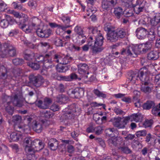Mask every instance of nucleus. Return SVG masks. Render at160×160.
Here are the masks:
<instances>
[{
	"mask_svg": "<svg viewBox=\"0 0 160 160\" xmlns=\"http://www.w3.org/2000/svg\"><path fill=\"white\" fill-rule=\"evenodd\" d=\"M23 100L22 93L20 92L11 97L5 96L2 99L6 111L11 115L13 113L14 108L10 105L12 103L14 106L21 107L23 105Z\"/></svg>",
	"mask_w": 160,
	"mask_h": 160,
	"instance_id": "1",
	"label": "nucleus"
},
{
	"mask_svg": "<svg viewBox=\"0 0 160 160\" xmlns=\"http://www.w3.org/2000/svg\"><path fill=\"white\" fill-rule=\"evenodd\" d=\"M92 32L93 34L97 33V35L95 37V40L93 41V38L90 37L88 40V45L92 46V50L93 54H96L101 52L103 49L102 47L103 43L104 38L102 34L99 33L97 28H91Z\"/></svg>",
	"mask_w": 160,
	"mask_h": 160,
	"instance_id": "2",
	"label": "nucleus"
},
{
	"mask_svg": "<svg viewBox=\"0 0 160 160\" xmlns=\"http://www.w3.org/2000/svg\"><path fill=\"white\" fill-rule=\"evenodd\" d=\"M52 53L53 52H50L44 56L37 54H35V59L41 65L42 64L43 70H45L52 67L53 65L52 61Z\"/></svg>",
	"mask_w": 160,
	"mask_h": 160,
	"instance_id": "3",
	"label": "nucleus"
},
{
	"mask_svg": "<svg viewBox=\"0 0 160 160\" xmlns=\"http://www.w3.org/2000/svg\"><path fill=\"white\" fill-rule=\"evenodd\" d=\"M16 55V50L14 47L8 43H4L2 45L0 42V58L12 57Z\"/></svg>",
	"mask_w": 160,
	"mask_h": 160,
	"instance_id": "4",
	"label": "nucleus"
},
{
	"mask_svg": "<svg viewBox=\"0 0 160 160\" xmlns=\"http://www.w3.org/2000/svg\"><path fill=\"white\" fill-rule=\"evenodd\" d=\"M150 74L149 72L146 68H142L138 72H131L128 74V79L132 84H135L136 81L140 80L142 82L141 78H145Z\"/></svg>",
	"mask_w": 160,
	"mask_h": 160,
	"instance_id": "5",
	"label": "nucleus"
},
{
	"mask_svg": "<svg viewBox=\"0 0 160 160\" xmlns=\"http://www.w3.org/2000/svg\"><path fill=\"white\" fill-rule=\"evenodd\" d=\"M24 119L26 122L28 126L30 128H32L35 132L38 133L42 132L43 128L42 122L37 121L29 116L25 117Z\"/></svg>",
	"mask_w": 160,
	"mask_h": 160,
	"instance_id": "6",
	"label": "nucleus"
},
{
	"mask_svg": "<svg viewBox=\"0 0 160 160\" xmlns=\"http://www.w3.org/2000/svg\"><path fill=\"white\" fill-rule=\"evenodd\" d=\"M79 109L76 108L75 104L71 105L63 110L64 113L62 115L63 118L65 119L73 118L74 115H77V114H75V113H79Z\"/></svg>",
	"mask_w": 160,
	"mask_h": 160,
	"instance_id": "7",
	"label": "nucleus"
},
{
	"mask_svg": "<svg viewBox=\"0 0 160 160\" xmlns=\"http://www.w3.org/2000/svg\"><path fill=\"white\" fill-rule=\"evenodd\" d=\"M149 74L145 78H141L142 84L141 86V90L146 94H149L153 90V85L151 83V79L149 78Z\"/></svg>",
	"mask_w": 160,
	"mask_h": 160,
	"instance_id": "8",
	"label": "nucleus"
},
{
	"mask_svg": "<svg viewBox=\"0 0 160 160\" xmlns=\"http://www.w3.org/2000/svg\"><path fill=\"white\" fill-rule=\"evenodd\" d=\"M140 53L137 46H130L126 49L123 48L121 53L122 55H126L131 57H136Z\"/></svg>",
	"mask_w": 160,
	"mask_h": 160,
	"instance_id": "9",
	"label": "nucleus"
},
{
	"mask_svg": "<svg viewBox=\"0 0 160 160\" xmlns=\"http://www.w3.org/2000/svg\"><path fill=\"white\" fill-rule=\"evenodd\" d=\"M107 142L108 145L111 147H117L118 148L120 146L125 145V141L120 137H116L108 139Z\"/></svg>",
	"mask_w": 160,
	"mask_h": 160,
	"instance_id": "10",
	"label": "nucleus"
},
{
	"mask_svg": "<svg viewBox=\"0 0 160 160\" xmlns=\"http://www.w3.org/2000/svg\"><path fill=\"white\" fill-rule=\"evenodd\" d=\"M127 118L125 117L123 118L118 117L112 119L110 121L112 122L113 125L118 129L124 128L128 122Z\"/></svg>",
	"mask_w": 160,
	"mask_h": 160,
	"instance_id": "11",
	"label": "nucleus"
},
{
	"mask_svg": "<svg viewBox=\"0 0 160 160\" xmlns=\"http://www.w3.org/2000/svg\"><path fill=\"white\" fill-rule=\"evenodd\" d=\"M84 92V90L83 88H77L74 89L70 90L68 93L72 98H79L83 96Z\"/></svg>",
	"mask_w": 160,
	"mask_h": 160,
	"instance_id": "12",
	"label": "nucleus"
},
{
	"mask_svg": "<svg viewBox=\"0 0 160 160\" xmlns=\"http://www.w3.org/2000/svg\"><path fill=\"white\" fill-rule=\"evenodd\" d=\"M153 42L148 41L145 43L140 44L138 45L140 53H146L151 50L152 48Z\"/></svg>",
	"mask_w": 160,
	"mask_h": 160,
	"instance_id": "13",
	"label": "nucleus"
},
{
	"mask_svg": "<svg viewBox=\"0 0 160 160\" xmlns=\"http://www.w3.org/2000/svg\"><path fill=\"white\" fill-rule=\"evenodd\" d=\"M143 0H137L135 4L132 5L134 10L136 14H138L145 10V3Z\"/></svg>",
	"mask_w": 160,
	"mask_h": 160,
	"instance_id": "14",
	"label": "nucleus"
},
{
	"mask_svg": "<svg viewBox=\"0 0 160 160\" xmlns=\"http://www.w3.org/2000/svg\"><path fill=\"white\" fill-rule=\"evenodd\" d=\"M45 144L42 141L36 139L32 141V147L33 149V154L35 151H39L42 150L44 147Z\"/></svg>",
	"mask_w": 160,
	"mask_h": 160,
	"instance_id": "15",
	"label": "nucleus"
},
{
	"mask_svg": "<svg viewBox=\"0 0 160 160\" xmlns=\"http://www.w3.org/2000/svg\"><path fill=\"white\" fill-rule=\"evenodd\" d=\"M78 67L79 73L81 75L82 77L88 78V76L87 75L89 74L88 72V65L85 63H80L78 64Z\"/></svg>",
	"mask_w": 160,
	"mask_h": 160,
	"instance_id": "16",
	"label": "nucleus"
},
{
	"mask_svg": "<svg viewBox=\"0 0 160 160\" xmlns=\"http://www.w3.org/2000/svg\"><path fill=\"white\" fill-rule=\"evenodd\" d=\"M21 22H17V23L18 26L19 28L25 32L26 33H28L31 32V30L29 28V27L28 28L25 29L26 26V24L25 22L28 20V18L27 15H24L23 17H21L20 18Z\"/></svg>",
	"mask_w": 160,
	"mask_h": 160,
	"instance_id": "17",
	"label": "nucleus"
},
{
	"mask_svg": "<svg viewBox=\"0 0 160 160\" xmlns=\"http://www.w3.org/2000/svg\"><path fill=\"white\" fill-rule=\"evenodd\" d=\"M29 79L33 85L37 87L41 86L44 82L43 78L41 76H31L29 77Z\"/></svg>",
	"mask_w": 160,
	"mask_h": 160,
	"instance_id": "18",
	"label": "nucleus"
},
{
	"mask_svg": "<svg viewBox=\"0 0 160 160\" xmlns=\"http://www.w3.org/2000/svg\"><path fill=\"white\" fill-rule=\"evenodd\" d=\"M32 142L30 137L26 138L24 139L25 150L28 154H32L33 152V149L32 148Z\"/></svg>",
	"mask_w": 160,
	"mask_h": 160,
	"instance_id": "19",
	"label": "nucleus"
},
{
	"mask_svg": "<svg viewBox=\"0 0 160 160\" xmlns=\"http://www.w3.org/2000/svg\"><path fill=\"white\" fill-rule=\"evenodd\" d=\"M148 20L152 26H156L160 23V13H155L152 17L149 18Z\"/></svg>",
	"mask_w": 160,
	"mask_h": 160,
	"instance_id": "20",
	"label": "nucleus"
},
{
	"mask_svg": "<svg viewBox=\"0 0 160 160\" xmlns=\"http://www.w3.org/2000/svg\"><path fill=\"white\" fill-rule=\"evenodd\" d=\"M52 102V100L51 99L46 98L44 99L43 102L41 100H39L37 103V106L40 108L46 109L49 108L50 104Z\"/></svg>",
	"mask_w": 160,
	"mask_h": 160,
	"instance_id": "21",
	"label": "nucleus"
},
{
	"mask_svg": "<svg viewBox=\"0 0 160 160\" xmlns=\"http://www.w3.org/2000/svg\"><path fill=\"white\" fill-rule=\"evenodd\" d=\"M136 33L138 38L139 39H143L146 37L148 32L145 28L140 27L136 29Z\"/></svg>",
	"mask_w": 160,
	"mask_h": 160,
	"instance_id": "22",
	"label": "nucleus"
},
{
	"mask_svg": "<svg viewBox=\"0 0 160 160\" xmlns=\"http://www.w3.org/2000/svg\"><path fill=\"white\" fill-rule=\"evenodd\" d=\"M146 142L150 146H154L157 143V139L155 136L150 133L148 134L145 138Z\"/></svg>",
	"mask_w": 160,
	"mask_h": 160,
	"instance_id": "23",
	"label": "nucleus"
},
{
	"mask_svg": "<svg viewBox=\"0 0 160 160\" xmlns=\"http://www.w3.org/2000/svg\"><path fill=\"white\" fill-rule=\"evenodd\" d=\"M107 40L110 42H116L118 39L116 31L114 30L107 34Z\"/></svg>",
	"mask_w": 160,
	"mask_h": 160,
	"instance_id": "24",
	"label": "nucleus"
},
{
	"mask_svg": "<svg viewBox=\"0 0 160 160\" xmlns=\"http://www.w3.org/2000/svg\"><path fill=\"white\" fill-rule=\"evenodd\" d=\"M14 21V20L12 17L7 15L6 19H4L1 21L0 25L2 28H6L8 26L9 22H13Z\"/></svg>",
	"mask_w": 160,
	"mask_h": 160,
	"instance_id": "25",
	"label": "nucleus"
},
{
	"mask_svg": "<svg viewBox=\"0 0 160 160\" xmlns=\"http://www.w3.org/2000/svg\"><path fill=\"white\" fill-rule=\"evenodd\" d=\"M128 119V122L129 120L131 121H134L136 122H141L142 120V116L141 114L139 113H134L129 116L127 117Z\"/></svg>",
	"mask_w": 160,
	"mask_h": 160,
	"instance_id": "26",
	"label": "nucleus"
},
{
	"mask_svg": "<svg viewBox=\"0 0 160 160\" xmlns=\"http://www.w3.org/2000/svg\"><path fill=\"white\" fill-rule=\"evenodd\" d=\"M57 102L60 104H65L69 101L68 96L64 94H60L57 97Z\"/></svg>",
	"mask_w": 160,
	"mask_h": 160,
	"instance_id": "27",
	"label": "nucleus"
},
{
	"mask_svg": "<svg viewBox=\"0 0 160 160\" xmlns=\"http://www.w3.org/2000/svg\"><path fill=\"white\" fill-rule=\"evenodd\" d=\"M0 73H1V75H0V79H2V80L6 79L9 75L7 68L2 65H0Z\"/></svg>",
	"mask_w": 160,
	"mask_h": 160,
	"instance_id": "28",
	"label": "nucleus"
},
{
	"mask_svg": "<svg viewBox=\"0 0 160 160\" xmlns=\"http://www.w3.org/2000/svg\"><path fill=\"white\" fill-rule=\"evenodd\" d=\"M48 145L51 150L55 151L57 149L58 147V142L56 139L52 138L49 141Z\"/></svg>",
	"mask_w": 160,
	"mask_h": 160,
	"instance_id": "29",
	"label": "nucleus"
},
{
	"mask_svg": "<svg viewBox=\"0 0 160 160\" xmlns=\"http://www.w3.org/2000/svg\"><path fill=\"white\" fill-rule=\"evenodd\" d=\"M64 44L66 48H68L72 52H78L81 49L79 46L73 44H70L68 42H65Z\"/></svg>",
	"mask_w": 160,
	"mask_h": 160,
	"instance_id": "30",
	"label": "nucleus"
},
{
	"mask_svg": "<svg viewBox=\"0 0 160 160\" xmlns=\"http://www.w3.org/2000/svg\"><path fill=\"white\" fill-rule=\"evenodd\" d=\"M52 52H53L52 53V58H53V60H52V63L53 64L52 67L54 66V63H58L61 64L62 61V56L61 55L58 54H54V52L52 51Z\"/></svg>",
	"mask_w": 160,
	"mask_h": 160,
	"instance_id": "31",
	"label": "nucleus"
},
{
	"mask_svg": "<svg viewBox=\"0 0 160 160\" xmlns=\"http://www.w3.org/2000/svg\"><path fill=\"white\" fill-rule=\"evenodd\" d=\"M116 31L119 39L124 38L127 33V30L123 28L118 29Z\"/></svg>",
	"mask_w": 160,
	"mask_h": 160,
	"instance_id": "32",
	"label": "nucleus"
},
{
	"mask_svg": "<svg viewBox=\"0 0 160 160\" xmlns=\"http://www.w3.org/2000/svg\"><path fill=\"white\" fill-rule=\"evenodd\" d=\"M74 31L77 34L81 36L82 38H83L84 37H85V38H86L83 34V28L80 26H76L74 28Z\"/></svg>",
	"mask_w": 160,
	"mask_h": 160,
	"instance_id": "33",
	"label": "nucleus"
},
{
	"mask_svg": "<svg viewBox=\"0 0 160 160\" xmlns=\"http://www.w3.org/2000/svg\"><path fill=\"white\" fill-rule=\"evenodd\" d=\"M159 57L158 52L156 51H152L148 55L147 58L149 60H155Z\"/></svg>",
	"mask_w": 160,
	"mask_h": 160,
	"instance_id": "34",
	"label": "nucleus"
},
{
	"mask_svg": "<svg viewBox=\"0 0 160 160\" xmlns=\"http://www.w3.org/2000/svg\"><path fill=\"white\" fill-rule=\"evenodd\" d=\"M114 13L117 18H119L123 14V9L121 7L116 8L114 9Z\"/></svg>",
	"mask_w": 160,
	"mask_h": 160,
	"instance_id": "35",
	"label": "nucleus"
},
{
	"mask_svg": "<svg viewBox=\"0 0 160 160\" xmlns=\"http://www.w3.org/2000/svg\"><path fill=\"white\" fill-rule=\"evenodd\" d=\"M47 31L46 30H43L42 29L38 28L37 29L36 33L37 35L39 37L42 38H47L49 35L47 33Z\"/></svg>",
	"mask_w": 160,
	"mask_h": 160,
	"instance_id": "36",
	"label": "nucleus"
},
{
	"mask_svg": "<svg viewBox=\"0 0 160 160\" xmlns=\"http://www.w3.org/2000/svg\"><path fill=\"white\" fill-rule=\"evenodd\" d=\"M14 128L16 131L22 133H27V131L28 130V129H25V127L20 125H15L14 126Z\"/></svg>",
	"mask_w": 160,
	"mask_h": 160,
	"instance_id": "37",
	"label": "nucleus"
},
{
	"mask_svg": "<svg viewBox=\"0 0 160 160\" xmlns=\"http://www.w3.org/2000/svg\"><path fill=\"white\" fill-rule=\"evenodd\" d=\"M155 105L153 102L151 101H147L143 105V108L144 109L149 110L154 106Z\"/></svg>",
	"mask_w": 160,
	"mask_h": 160,
	"instance_id": "38",
	"label": "nucleus"
},
{
	"mask_svg": "<svg viewBox=\"0 0 160 160\" xmlns=\"http://www.w3.org/2000/svg\"><path fill=\"white\" fill-rule=\"evenodd\" d=\"M72 60V58L69 56H62V64H66L70 62Z\"/></svg>",
	"mask_w": 160,
	"mask_h": 160,
	"instance_id": "39",
	"label": "nucleus"
},
{
	"mask_svg": "<svg viewBox=\"0 0 160 160\" xmlns=\"http://www.w3.org/2000/svg\"><path fill=\"white\" fill-rule=\"evenodd\" d=\"M118 149L121 150L123 153L126 154H129L131 153V150L128 147L124 145L120 146L118 147Z\"/></svg>",
	"mask_w": 160,
	"mask_h": 160,
	"instance_id": "40",
	"label": "nucleus"
},
{
	"mask_svg": "<svg viewBox=\"0 0 160 160\" xmlns=\"http://www.w3.org/2000/svg\"><path fill=\"white\" fill-rule=\"evenodd\" d=\"M28 65L32 68L34 70H38L40 68V66L41 65L38 62H28Z\"/></svg>",
	"mask_w": 160,
	"mask_h": 160,
	"instance_id": "41",
	"label": "nucleus"
},
{
	"mask_svg": "<svg viewBox=\"0 0 160 160\" xmlns=\"http://www.w3.org/2000/svg\"><path fill=\"white\" fill-rule=\"evenodd\" d=\"M42 114L45 118H52L54 115V113L50 110L44 111Z\"/></svg>",
	"mask_w": 160,
	"mask_h": 160,
	"instance_id": "42",
	"label": "nucleus"
},
{
	"mask_svg": "<svg viewBox=\"0 0 160 160\" xmlns=\"http://www.w3.org/2000/svg\"><path fill=\"white\" fill-rule=\"evenodd\" d=\"M93 132L95 134L99 135L102 134L103 131L102 127L100 126H97L94 127L93 129Z\"/></svg>",
	"mask_w": 160,
	"mask_h": 160,
	"instance_id": "43",
	"label": "nucleus"
},
{
	"mask_svg": "<svg viewBox=\"0 0 160 160\" xmlns=\"http://www.w3.org/2000/svg\"><path fill=\"white\" fill-rule=\"evenodd\" d=\"M94 94L98 97H102L103 98H106V95L103 93L102 92L99 91L97 89H95L93 91Z\"/></svg>",
	"mask_w": 160,
	"mask_h": 160,
	"instance_id": "44",
	"label": "nucleus"
},
{
	"mask_svg": "<svg viewBox=\"0 0 160 160\" xmlns=\"http://www.w3.org/2000/svg\"><path fill=\"white\" fill-rule=\"evenodd\" d=\"M106 135L111 137H113L115 136L114 134V129L113 128L107 129L105 130Z\"/></svg>",
	"mask_w": 160,
	"mask_h": 160,
	"instance_id": "45",
	"label": "nucleus"
},
{
	"mask_svg": "<svg viewBox=\"0 0 160 160\" xmlns=\"http://www.w3.org/2000/svg\"><path fill=\"white\" fill-rule=\"evenodd\" d=\"M22 120L21 117L19 115H14L12 117V121L15 124L20 123Z\"/></svg>",
	"mask_w": 160,
	"mask_h": 160,
	"instance_id": "46",
	"label": "nucleus"
},
{
	"mask_svg": "<svg viewBox=\"0 0 160 160\" xmlns=\"http://www.w3.org/2000/svg\"><path fill=\"white\" fill-rule=\"evenodd\" d=\"M21 72V71L19 68H16L13 70L12 72L13 75H11L10 76L12 77H15V78H17L20 76Z\"/></svg>",
	"mask_w": 160,
	"mask_h": 160,
	"instance_id": "47",
	"label": "nucleus"
},
{
	"mask_svg": "<svg viewBox=\"0 0 160 160\" xmlns=\"http://www.w3.org/2000/svg\"><path fill=\"white\" fill-rule=\"evenodd\" d=\"M160 111V103L158 105L152 108V113L155 116H157Z\"/></svg>",
	"mask_w": 160,
	"mask_h": 160,
	"instance_id": "48",
	"label": "nucleus"
},
{
	"mask_svg": "<svg viewBox=\"0 0 160 160\" xmlns=\"http://www.w3.org/2000/svg\"><path fill=\"white\" fill-rule=\"evenodd\" d=\"M35 54L32 52L28 53H25L24 55L25 59L28 61H30L34 58Z\"/></svg>",
	"mask_w": 160,
	"mask_h": 160,
	"instance_id": "49",
	"label": "nucleus"
},
{
	"mask_svg": "<svg viewBox=\"0 0 160 160\" xmlns=\"http://www.w3.org/2000/svg\"><path fill=\"white\" fill-rule=\"evenodd\" d=\"M153 122V120L152 119L146 120L143 123V126L145 128L150 127L152 125Z\"/></svg>",
	"mask_w": 160,
	"mask_h": 160,
	"instance_id": "50",
	"label": "nucleus"
},
{
	"mask_svg": "<svg viewBox=\"0 0 160 160\" xmlns=\"http://www.w3.org/2000/svg\"><path fill=\"white\" fill-rule=\"evenodd\" d=\"M23 60L21 58H16L12 60V62L15 65H20L23 63Z\"/></svg>",
	"mask_w": 160,
	"mask_h": 160,
	"instance_id": "51",
	"label": "nucleus"
},
{
	"mask_svg": "<svg viewBox=\"0 0 160 160\" xmlns=\"http://www.w3.org/2000/svg\"><path fill=\"white\" fill-rule=\"evenodd\" d=\"M54 43L57 47L63 46L62 42V39L58 38H56L54 40Z\"/></svg>",
	"mask_w": 160,
	"mask_h": 160,
	"instance_id": "52",
	"label": "nucleus"
},
{
	"mask_svg": "<svg viewBox=\"0 0 160 160\" xmlns=\"http://www.w3.org/2000/svg\"><path fill=\"white\" fill-rule=\"evenodd\" d=\"M11 140L13 141H17L19 139V137L17 133L13 132L10 135Z\"/></svg>",
	"mask_w": 160,
	"mask_h": 160,
	"instance_id": "53",
	"label": "nucleus"
},
{
	"mask_svg": "<svg viewBox=\"0 0 160 160\" xmlns=\"http://www.w3.org/2000/svg\"><path fill=\"white\" fill-rule=\"evenodd\" d=\"M110 4L109 1L104 0L102 2V7L105 10H107L110 6Z\"/></svg>",
	"mask_w": 160,
	"mask_h": 160,
	"instance_id": "54",
	"label": "nucleus"
},
{
	"mask_svg": "<svg viewBox=\"0 0 160 160\" xmlns=\"http://www.w3.org/2000/svg\"><path fill=\"white\" fill-rule=\"evenodd\" d=\"M114 112L117 114L119 115H124L125 114V112L123 111L121 109L115 107L113 110Z\"/></svg>",
	"mask_w": 160,
	"mask_h": 160,
	"instance_id": "55",
	"label": "nucleus"
},
{
	"mask_svg": "<svg viewBox=\"0 0 160 160\" xmlns=\"http://www.w3.org/2000/svg\"><path fill=\"white\" fill-rule=\"evenodd\" d=\"M147 132L145 130L138 131L136 132V135L138 137L140 136H144L146 135Z\"/></svg>",
	"mask_w": 160,
	"mask_h": 160,
	"instance_id": "56",
	"label": "nucleus"
},
{
	"mask_svg": "<svg viewBox=\"0 0 160 160\" xmlns=\"http://www.w3.org/2000/svg\"><path fill=\"white\" fill-rule=\"evenodd\" d=\"M155 33L154 32H150L148 36V38L149 40L148 41H152L153 42V41L155 39Z\"/></svg>",
	"mask_w": 160,
	"mask_h": 160,
	"instance_id": "57",
	"label": "nucleus"
},
{
	"mask_svg": "<svg viewBox=\"0 0 160 160\" xmlns=\"http://www.w3.org/2000/svg\"><path fill=\"white\" fill-rule=\"evenodd\" d=\"M104 29L105 31L107 32V33H109L110 32H112L114 30L112 26L109 24H106L105 25Z\"/></svg>",
	"mask_w": 160,
	"mask_h": 160,
	"instance_id": "58",
	"label": "nucleus"
},
{
	"mask_svg": "<svg viewBox=\"0 0 160 160\" xmlns=\"http://www.w3.org/2000/svg\"><path fill=\"white\" fill-rule=\"evenodd\" d=\"M58 80H63L67 81H70V78L68 76H63L60 75L57 77Z\"/></svg>",
	"mask_w": 160,
	"mask_h": 160,
	"instance_id": "59",
	"label": "nucleus"
},
{
	"mask_svg": "<svg viewBox=\"0 0 160 160\" xmlns=\"http://www.w3.org/2000/svg\"><path fill=\"white\" fill-rule=\"evenodd\" d=\"M39 45L42 48H48L50 47V45L49 43L46 42H41L39 43Z\"/></svg>",
	"mask_w": 160,
	"mask_h": 160,
	"instance_id": "60",
	"label": "nucleus"
},
{
	"mask_svg": "<svg viewBox=\"0 0 160 160\" xmlns=\"http://www.w3.org/2000/svg\"><path fill=\"white\" fill-rule=\"evenodd\" d=\"M107 117L106 116H103L102 118L100 117L98 118L97 120H96V123L98 124H101L102 123L103 121L106 120Z\"/></svg>",
	"mask_w": 160,
	"mask_h": 160,
	"instance_id": "61",
	"label": "nucleus"
},
{
	"mask_svg": "<svg viewBox=\"0 0 160 160\" xmlns=\"http://www.w3.org/2000/svg\"><path fill=\"white\" fill-rule=\"evenodd\" d=\"M8 12L9 13L12 14L16 18H21V16L18 12H16L14 10H9Z\"/></svg>",
	"mask_w": 160,
	"mask_h": 160,
	"instance_id": "62",
	"label": "nucleus"
},
{
	"mask_svg": "<svg viewBox=\"0 0 160 160\" xmlns=\"http://www.w3.org/2000/svg\"><path fill=\"white\" fill-rule=\"evenodd\" d=\"M79 134L77 131H74L71 133L72 137L76 141H78L77 137L78 136Z\"/></svg>",
	"mask_w": 160,
	"mask_h": 160,
	"instance_id": "63",
	"label": "nucleus"
},
{
	"mask_svg": "<svg viewBox=\"0 0 160 160\" xmlns=\"http://www.w3.org/2000/svg\"><path fill=\"white\" fill-rule=\"evenodd\" d=\"M154 82L157 85H160V74H157L155 76Z\"/></svg>",
	"mask_w": 160,
	"mask_h": 160,
	"instance_id": "64",
	"label": "nucleus"
}]
</instances>
